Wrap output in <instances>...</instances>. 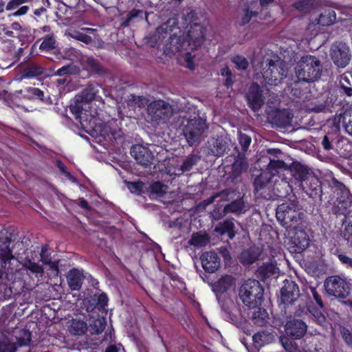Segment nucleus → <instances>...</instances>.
<instances>
[{"instance_id": "obj_19", "label": "nucleus", "mask_w": 352, "mask_h": 352, "mask_svg": "<svg viewBox=\"0 0 352 352\" xmlns=\"http://www.w3.org/2000/svg\"><path fill=\"white\" fill-rule=\"evenodd\" d=\"M130 153L137 162L144 166H150L153 160V155L148 147L141 144L133 145Z\"/></svg>"}, {"instance_id": "obj_54", "label": "nucleus", "mask_w": 352, "mask_h": 352, "mask_svg": "<svg viewBox=\"0 0 352 352\" xmlns=\"http://www.w3.org/2000/svg\"><path fill=\"white\" fill-rule=\"evenodd\" d=\"M332 188L335 189L334 192H338V194L340 193L342 197L349 192L345 185L335 178L332 179Z\"/></svg>"}, {"instance_id": "obj_42", "label": "nucleus", "mask_w": 352, "mask_h": 352, "mask_svg": "<svg viewBox=\"0 0 352 352\" xmlns=\"http://www.w3.org/2000/svg\"><path fill=\"white\" fill-rule=\"evenodd\" d=\"M56 42L54 34H49L43 38L39 50L41 52H50L56 49Z\"/></svg>"}, {"instance_id": "obj_45", "label": "nucleus", "mask_w": 352, "mask_h": 352, "mask_svg": "<svg viewBox=\"0 0 352 352\" xmlns=\"http://www.w3.org/2000/svg\"><path fill=\"white\" fill-rule=\"evenodd\" d=\"M79 72V68L72 64H68L59 68L56 72L55 75L60 77H67V75L76 74Z\"/></svg>"}, {"instance_id": "obj_40", "label": "nucleus", "mask_w": 352, "mask_h": 352, "mask_svg": "<svg viewBox=\"0 0 352 352\" xmlns=\"http://www.w3.org/2000/svg\"><path fill=\"white\" fill-rule=\"evenodd\" d=\"M43 68L36 64H32L25 67L22 72V76L26 78H36L43 75Z\"/></svg>"}, {"instance_id": "obj_4", "label": "nucleus", "mask_w": 352, "mask_h": 352, "mask_svg": "<svg viewBox=\"0 0 352 352\" xmlns=\"http://www.w3.org/2000/svg\"><path fill=\"white\" fill-rule=\"evenodd\" d=\"M262 75L267 84L277 85L287 76L284 61L278 56H276L274 59L267 58L265 65L263 67Z\"/></svg>"}, {"instance_id": "obj_15", "label": "nucleus", "mask_w": 352, "mask_h": 352, "mask_svg": "<svg viewBox=\"0 0 352 352\" xmlns=\"http://www.w3.org/2000/svg\"><path fill=\"white\" fill-rule=\"evenodd\" d=\"M108 302L109 297L105 292L95 293L92 295H89L84 300V305L87 312H92L96 309L98 311L104 310L108 305Z\"/></svg>"}, {"instance_id": "obj_39", "label": "nucleus", "mask_w": 352, "mask_h": 352, "mask_svg": "<svg viewBox=\"0 0 352 352\" xmlns=\"http://www.w3.org/2000/svg\"><path fill=\"white\" fill-rule=\"evenodd\" d=\"M209 236L207 234L195 232L192 234L188 243L195 247L201 248L206 246L209 243Z\"/></svg>"}, {"instance_id": "obj_21", "label": "nucleus", "mask_w": 352, "mask_h": 352, "mask_svg": "<svg viewBox=\"0 0 352 352\" xmlns=\"http://www.w3.org/2000/svg\"><path fill=\"white\" fill-rule=\"evenodd\" d=\"M304 192L313 199L321 197L322 185L318 177L313 173L301 184Z\"/></svg>"}, {"instance_id": "obj_31", "label": "nucleus", "mask_w": 352, "mask_h": 352, "mask_svg": "<svg viewBox=\"0 0 352 352\" xmlns=\"http://www.w3.org/2000/svg\"><path fill=\"white\" fill-rule=\"evenodd\" d=\"M248 210L244 201L243 197L226 204L223 210L224 214L228 213L244 214Z\"/></svg>"}, {"instance_id": "obj_30", "label": "nucleus", "mask_w": 352, "mask_h": 352, "mask_svg": "<svg viewBox=\"0 0 352 352\" xmlns=\"http://www.w3.org/2000/svg\"><path fill=\"white\" fill-rule=\"evenodd\" d=\"M338 80V89L340 94L352 97V72H344L339 76Z\"/></svg>"}, {"instance_id": "obj_47", "label": "nucleus", "mask_w": 352, "mask_h": 352, "mask_svg": "<svg viewBox=\"0 0 352 352\" xmlns=\"http://www.w3.org/2000/svg\"><path fill=\"white\" fill-rule=\"evenodd\" d=\"M86 65L91 72L102 74L104 72L103 68L98 60L91 56L86 60Z\"/></svg>"}, {"instance_id": "obj_32", "label": "nucleus", "mask_w": 352, "mask_h": 352, "mask_svg": "<svg viewBox=\"0 0 352 352\" xmlns=\"http://www.w3.org/2000/svg\"><path fill=\"white\" fill-rule=\"evenodd\" d=\"M233 220V219H228L223 221L219 222L215 227L214 231L221 236L228 234L230 239H233L236 235L234 230L235 226Z\"/></svg>"}, {"instance_id": "obj_18", "label": "nucleus", "mask_w": 352, "mask_h": 352, "mask_svg": "<svg viewBox=\"0 0 352 352\" xmlns=\"http://www.w3.org/2000/svg\"><path fill=\"white\" fill-rule=\"evenodd\" d=\"M300 296L298 285L294 281L285 280L280 289V301L285 305L292 304Z\"/></svg>"}, {"instance_id": "obj_51", "label": "nucleus", "mask_w": 352, "mask_h": 352, "mask_svg": "<svg viewBox=\"0 0 352 352\" xmlns=\"http://www.w3.org/2000/svg\"><path fill=\"white\" fill-rule=\"evenodd\" d=\"M232 62L235 65V67L240 70H245L249 66L247 58L241 55L234 56L232 58Z\"/></svg>"}, {"instance_id": "obj_34", "label": "nucleus", "mask_w": 352, "mask_h": 352, "mask_svg": "<svg viewBox=\"0 0 352 352\" xmlns=\"http://www.w3.org/2000/svg\"><path fill=\"white\" fill-rule=\"evenodd\" d=\"M248 168L246 158L244 155L239 154L232 164L231 177L236 179L241 176L242 173Z\"/></svg>"}, {"instance_id": "obj_36", "label": "nucleus", "mask_w": 352, "mask_h": 352, "mask_svg": "<svg viewBox=\"0 0 352 352\" xmlns=\"http://www.w3.org/2000/svg\"><path fill=\"white\" fill-rule=\"evenodd\" d=\"M276 267L272 263H265L258 267L256 271V276L262 281H265L276 273Z\"/></svg>"}, {"instance_id": "obj_17", "label": "nucleus", "mask_w": 352, "mask_h": 352, "mask_svg": "<svg viewBox=\"0 0 352 352\" xmlns=\"http://www.w3.org/2000/svg\"><path fill=\"white\" fill-rule=\"evenodd\" d=\"M268 118L272 125L285 128L291 124L293 114L287 109H275L268 114Z\"/></svg>"}, {"instance_id": "obj_10", "label": "nucleus", "mask_w": 352, "mask_h": 352, "mask_svg": "<svg viewBox=\"0 0 352 352\" xmlns=\"http://www.w3.org/2000/svg\"><path fill=\"white\" fill-rule=\"evenodd\" d=\"M330 56L337 67L344 68L351 58L350 47L344 42L336 41L331 47Z\"/></svg>"}, {"instance_id": "obj_8", "label": "nucleus", "mask_w": 352, "mask_h": 352, "mask_svg": "<svg viewBox=\"0 0 352 352\" xmlns=\"http://www.w3.org/2000/svg\"><path fill=\"white\" fill-rule=\"evenodd\" d=\"M207 128L206 120L199 116L188 120L183 129V133L189 146L199 143L201 136Z\"/></svg>"}, {"instance_id": "obj_46", "label": "nucleus", "mask_w": 352, "mask_h": 352, "mask_svg": "<svg viewBox=\"0 0 352 352\" xmlns=\"http://www.w3.org/2000/svg\"><path fill=\"white\" fill-rule=\"evenodd\" d=\"M292 7L300 12L307 13L312 9L313 2L311 0H300L292 3Z\"/></svg>"}, {"instance_id": "obj_58", "label": "nucleus", "mask_w": 352, "mask_h": 352, "mask_svg": "<svg viewBox=\"0 0 352 352\" xmlns=\"http://www.w3.org/2000/svg\"><path fill=\"white\" fill-rule=\"evenodd\" d=\"M233 191L230 188H226V189L221 190L220 192L216 193V194L212 195L211 197H210L209 198H208L207 199L204 200L203 202H204V205L208 206L209 204H212L214 201L215 199L217 198L218 197H219L220 195L228 197L230 195V194Z\"/></svg>"}, {"instance_id": "obj_50", "label": "nucleus", "mask_w": 352, "mask_h": 352, "mask_svg": "<svg viewBox=\"0 0 352 352\" xmlns=\"http://www.w3.org/2000/svg\"><path fill=\"white\" fill-rule=\"evenodd\" d=\"M50 253L48 251V245H43L40 253L41 261L43 263L49 265L51 267H57V265L55 262L52 261Z\"/></svg>"}, {"instance_id": "obj_9", "label": "nucleus", "mask_w": 352, "mask_h": 352, "mask_svg": "<svg viewBox=\"0 0 352 352\" xmlns=\"http://www.w3.org/2000/svg\"><path fill=\"white\" fill-rule=\"evenodd\" d=\"M147 113L152 121L159 122L168 120L173 114L172 107L166 102L158 100L151 102L147 107Z\"/></svg>"}, {"instance_id": "obj_57", "label": "nucleus", "mask_w": 352, "mask_h": 352, "mask_svg": "<svg viewBox=\"0 0 352 352\" xmlns=\"http://www.w3.org/2000/svg\"><path fill=\"white\" fill-rule=\"evenodd\" d=\"M335 255L337 256L339 261L347 267L352 268V258L346 256L344 253L342 252L340 250H336Z\"/></svg>"}, {"instance_id": "obj_37", "label": "nucleus", "mask_w": 352, "mask_h": 352, "mask_svg": "<svg viewBox=\"0 0 352 352\" xmlns=\"http://www.w3.org/2000/svg\"><path fill=\"white\" fill-rule=\"evenodd\" d=\"M168 186L162 182L157 181L151 183L148 188H146L147 192L151 195L157 197H163L166 194Z\"/></svg>"}, {"instance_id": "obj_28", "label": "nucleus", "mask_w": 352, "mask_h": 352, "mask_svg": "<svg viewBox=\"0 0 352 352\" xmlns=\"http://www.w3.org/2000/svg\"><path fill=\"white\" fill-rule=\"evenodd\" d=\"M101 89V85L98 82H93L89 83L82 92V100L87 103H89L93 100L100 101L102 100V97L98 94Z\"/></svg>"}, {"instance_id": "obj_62", "label": "nucleus", "mask_w": 352, "mask_h": 352, "mask_svg": "<svg viewBox=\"0 0 352 352\" xmlns=\"http://www.w3.org/2000/svg\"><path fill=\"white\" fill-rule=\"evenodd\" d=\"M170 285L172 287L177 288L180 291L184 289L186 287L185 283L177 275L171 277Z\"/></svg>"}, {"instance_id": "obj_24", "label": "nucleus", "mask_w": 352, "mask_h": 352, "mask_svg": "<svg viewBox=\"0 0 352 352\" xmlns=\"http://www.w3.org/2000/svg\"><path fill=\"white\" fill-rule=\"evenodd\" d=\"M289 170L293 178L300 182V186L313 173L305 165L299 162H293L289 166Z\"/></svg>"}, {"instance_id": "obj_61", "label": "nucleus", "mask_w": 352, "mask_h": 352, "mask_svg": "<svg viewBox=\"0 0 352 352\" xmlns=\"http://www.w3.org/2000/svg\"><path fill=\"white\" fill-rule=\"evenodd\" d=\"M239 144H241L242 149L246 151L250 146L252 139L245 133H240L239 137Z\"/></svg>"}, {"instance_id": "obj_27", "label": "nucleus", "mask_w": 352, "mask_h": 352, "mask_svg": "<svg viewBox=\"0 0 352 352\" xmlns=\"http://www.w3.org/2000/svg\"><path fill=\"white\" fill-rule=\"evenodd\" d=\"M32 0H10L6 6V10L7 11H14L10 16L14 17L21 16L26 14L30 7L28 6H23V3H29Z\"/></svg>"}, {"instance_id": "obj_13", "label": "nucleus", "mask_w": 352, "mask_h": 352, "mask_svg": "<svg viewBox=\"0 0 352 352\" xmlns=\"http://www.w3.org/2000/svg\"><path fill=\"white\" fill-rule=\"evenodd\" d=\"M206 28L199 23H194L190 25L185 36L188 46L192 50H196L200 47L205 41Z\"/></svg>"}, {"instance_id": "obj_35", "label": "nucleus", "mask_w": 352, "mask_h": 352, "mask_svg": "<svg viewBox=\"0 0 352 352\" xmlns=\"http://www.w3.org/2000/svg\"><path fill=\"white\" fill-rule=\"evenodd\" d=\"M253 309L254 311L252 313L251 317L252 322L256 326H265L268 322V314L266 309L261 308L259 306Z\"/></svg>"}, {"instance_id": "obj_3", "label": "nucleus", "mask_w": 352, "mask_h": 352, "mask_svg": "<svg viewBox=\"0 0 352 352\" xmlns=\"http://www.w3.org/2000/svg\"><path fill=\"white\" fill-rule=\"evenodd\" d=\"M264 289L259 281L248 279L239 288V295L243 303L249 309H254L261 305Z\"/></svg>"}, {"instance_id": "obj_5", "label": "nucleus", "mask_w": 352, "mask_h": 352, "mask_svg": "<svg viewBox=\"0 0 352 352\" xmlns=\"http://www.w3.org/2000/svg\"><path fill=\"white\" fill-rule=\"evenodd\" d=\"M12 239L6 230H0V271L8 272V267H14L18 272V260L12 254L10 245Z\"/></svg>"}, {"instance_id": "obj_6", "label": "nucleus", "mask_w": 352, "mask_h": 352, "mask_svg": "<svg viewBox=\"0 0 352 352\" xmlns=\"http://www.w3.org/2000/svg\"><path fill=\"white\" fill-rule=\"evenodd\" d=\"M299 214L298 205L294 201L283 203L276 210L278 221L286 228H296L300 221Z\"/></svg>"}, {"instance_id": "obj_29", "label": "nucleus", "mask_w": 352, "mask_h": 352, "mask_svg": "<svg viewBox=\"0 0 352 352\" xmlns=\"http://www.w3.org/2000/svg\"><path fill=\"white\" fill-rule=\"evenodd\" d=\"M85 279V276L78 269H72L67 275V281L69 287L72 291H79Z\"/></svg>"}, {"instance_id": "obj_33", "label": "nucleus", "mask_w": 352, "mask_h": 352, "mask_svg": "<svg viewBox=\"0 0 352 352\" xmlns=\"http://www.w3.org/2000/svg\"><path fill=\"white\" fill-rule=\"evenodd\" d=\"M259 256L260 252L257 248L250 247L241 252L239 260L243 265H250L256 261Z\"/></svg>"}, {"instance_id": "obj_25", "label": "nucleus", "mask_w": 352, "mask_h": 352, "mask_svg": "<svg viewBox=\"0 0 352 352\" xmlns=\"http://www.w3.org/2000/svg\"><path fill=\"white\" fill-rule=\"evenodd\" d=\"M83 102L82 100L81 101H76L74 104H70L69 110L74 118L78 121L83 127H85L88 124H91L94 117L91 116L89 119L87 118V111L83 108Z\"/></svg>"}, {"instance_id": "obj_2", "label": "nucleus", "mask_w": 352, "mask_h": 352, "mask_svg": "<svg viewBox=\"0 0 352 352\" xmlns=\"http://www.w3.org/2000/svg\"><path fill=\"white\" fill-rule=\"evenodd\" d=\"M322 66L318 58L312 55L301 57L296 67L298 78L304 82H313L319 79L322 74Z\"/></svg>"}, {"instance_id": "obj_14", "label": "nucleus", "mask_w": 352, "mask_h": 352, "mask_svg": "<svg viewBox=\"0 0 352 352\" xmlns=\"http://www.w3.org/2000/svg\"><path fill=\"white\" fill-rule=\"evenodd\" d=\"M249 107L254 111H258L265 103L263 90L257 82H253L246 94Z\"/></svg>"}, {"instance_id": "obj_38", "label": "nucleus", "mask_w": 352, "mask_h": 352, "mask_svg": "<svg viewBox=\"0 0 352 352\" xmlns=\"http://www.w3.org/2000/svg\"><path fill=\"white\" fill-rule=\"evenodd\" d=\"M336 20V12L333 10H325L318 19V23L322 26L332 25Z\"/></svg>"}, {"instance_id": "obj_16", "label": "nucleus", "mask_w": 352, "mask_h": 352, "mask_svg": "<svg viewBox=\"0 0 352 352\" xmlns=\"http://www.w3.org/2000/svg\"><path fill=\"white\" fill-rule=\"evenodd\" d=\"M307 331V325L302 320L292 318L287 321L285 325L286 334L292 340L302 338Z\"/></svg>"}, {"instance_id": "obj_55", "label": "nucleus", "mask_w": 352, "mask_h": 352, "mask_svg": "<svg viewBox=\"0 0 352 352\" xmlns=\"http://www.w3.org/2000/svg\"><path fill=\"white\" fill-rule=\"evenodd\" d=\"M8 272L0 271V281L6 279L8 281H12L15 279L16 269L14 267H8Z\"/></svg>"}, {"instance_id": "obj_22", "label": "nucleus", "mask_w": 352, "mask_h": 352, "mask_svg": "<svg viewBox=\"0 0 352 352\" xmlns=\"http://www.w3.org/2000/svg\"><path fill=\"white\" fill-rule=\"evenodd\" d=\"M345 131L352 135V107L346 108L343 113L336 115L332 120V125L336 129H340V124Z\"/></svg>"}, {"instance_id": "obj_60", "label": "nucleus", "mask_w": 352, "mask_h": 352, "mask_svg": "<svg viewBox=\"0 0 352 352\" xmlns=\"http://www.w3.org/2000/svg\"><path fill=\"white\" fill-rule=\"evenodd\" d=\"M196 160L194 157H188L185 159L181 165V170L183 172H187L192 168V166L195 165Z\"/></svg>"}, {"instance_id": "obj_64", "label": "nucleus", "mask_w": 352, "mask_h": 352, "mask_svg": "<svg viewBox=\"0 0 352 352\" xmlns=\"http://www.w3.org/2000/svg\"><path fill=\"white\" fill-rule=\"evenodd\" d=\"M342 338L349 347L352 349V332L348 329L342 331Z\"/></svg>"}, {"instance_id": "obj_20", "label": "nucleus", "mask_w": 352, "mask_h": 352, "mask_svg": "<svg viewBox=\"0 0 352 352\" xmlns=\"http://www.w3.org/2000/svg\"><path fill=\"white\" fill-rule=\"evenodd\" d=\"M201 266L205 272L214 273L220 267L221 260L218 254L213 251H206L200 256Z\"/></svg>"}, {"instance_id": "obj_49", "label": "nucleus", "mask_w": 352, "mask_h": 352, "mask_svg": "<svg viewBox=\"0 0 352 352\" xmlns=\"http://www.w3.org/2000/svg\"><path fill=\"white\" fill-rule=\"evenodd\" d=\"M144 12L142 10L133 8L130 10L126 14V18L122 23V25L124 27H127L130 25V23L136 18H140V19H143Z\"/></svg>"}, {"instance_id": "obj_48", "label": "nucleus", "mask_w": 352, "mask_h": 352, "mask_svg": "<svg viewBox=\"0 0 352 352\" xmlns=\"http://www.w3.org/2000/svg\"><path fill=\"white\" fill-rule=\"evenodd\" d=\"M127 187L131 193L141 195L144 192L145 183L138 179L135 182H128Z\"/></svg>"}, {"instance_id": "obj_56", "label": "nucleus", "mask_w": 352, "mask_h": 352, "mask_svg": "<svg viewBox=\"0 0 352 352\" xmlns=\"http://www.w3.org/2000/svg\"><path fill=\"white\" fill-rule=\"evenodd\" d=\"M333 134L327 133L324 135L321 141V145L324 150L329 151L333 148Z\"/></svg>"}, {"instance_id": "obj_59", "label": "nucleus", "mask_w": 352, "mask_h": 352, "mask_svg": "<svg viewBox=\"0 0 352 352\" xmlns=\"http://www.w3.org/2000/svg\"><path fill=\"white\" fill-rule=\"evenodd\" d=\"M26 91L29 96L44 101V93L36 87H28Z\"/></svg>"}, {"instance_id": "obj_53", "label": "nucleus", "mask_w": 352, "mask_h": 352, "mask_svg": "<svg viewBox=\"0 0 352 352\" xmlns=\"http://www.w3.org/2000/svg\"><path fill=\"white\" fill-rule=\"evenodd\" d=\"M285 165V163L283 160H271L267 166L269 170L268 173L272 177V175H275V173L278 172V169L283 168Z\"/></svg>"}, {"instance_id": "obj_12", "label": "nucleus", "mask_w": 352, "mask_h": 352, "mask_svg": "<svg viewBox=\"0 0 352 352\" xmlns=\"http://www.w3.org/2000/svg\"><path fill=\"white\" fill-rule=\"evenodd\" d=\"M272 176L268 172H262L254 180V192L262 199H270L272 197L270 193Z\"/></svg>"}, {"instance_id": "obj_44", "label": "nucleus", "mask_w": 352, "mask_h": 352, "mask_svg": "<svg viewBox=\"0 0 352 352\" xmlns=\"http://www.w3.org/2000/svg\"><path fill=\"white\" fill-rule=\"evenodd\" d=\"M87 323L82 320H74L72 323L70 331L76 336H82L87 332Z\"/></svg>"}, {"instance_id": "obj_43", "label": "nucleus", "mask_w": 352, "mask_h": 352, "mask_svg": "<svg viewBox=\"0 0 352 352\" xmlns=\"http://www.w3.org/2000/svg\"><path fill=\"white\" fill-rule=\"evenodd\" d=\"M32 340V333L26 329H21L16 332V340L20 346H28Z\"/></svg>"}, {"instance_id": "obj_26", "label": "nucleus", "mask_w": 352, "mask_h": 352, "mask_svg": "<svg viewBox=\"0 0 352 352\" xmlns=\"http://www.w3.org/2000/svg\"><path fill=\"white\" fill-rule=\"evenodd\" d=\"M292 241L294 245V251L300 252L309 247L310 239L308 234L304 230L295 229Z\"/></svg>"}, {"instance_id": "obj_23", "label": "nucleus", "mask_w": 352, "mask_h": 352, "mask_svg": "<svg viewBox=\"0 0 352 352\" xmlns=\"http://www.w3.org/2000/svg\"><path fill=\"white\" fill-rule=\"evenodd\" d=\"M235 285V278L229 274L222 276L212 284V290L219 299V296L227 292Z\"/></svg>"}, {"instance_id": "obj_52", "label": "nucleus", "mask_w": 352, "mask_h": 352, "mask_svg": "<svg viewBox=\"0 0 352 352\" xmlns=\"http://www.w3.org/2000/svg\"><path fill=\"white\" fill-rule=\"evenodd\" d=\"M268 335L265 331H258L252 336L254 345L256 348L259 349L263 346L266 342Z\"/></svg>"}, {"instance_id": "obj_41", "label": "nucleus", "mask_w": 352, "mask_h": 352, "mask_svg": "<svg viewBox=\"0 0 352 352\" xmlns=\"http://www.w3.org/2000/svg\"><path fill=\"white\" fill-rule=\"evenodd\" d=\"M23 267L27 270L29 276L34 275L36 277H38V275L41 276L44 272L43 266L30 259L24 261Z\"/></svg>"}, {"instance_id": "obj_7", "label": "nucleus", "mask_w": 352, "mask_h": 352, "mask_svg": "<svg viewBox=\"0 0 352 352\" xmlns=\"http://www.w3.org/2000/svg\"><path fill=\"white\" fill-rule=\"evenodd\" d=\"M351 283L340 276H331L324 280V286L327 293L336 298L344 299L349 296Z\"/></svg>"}, {"instance_id": "obj_11", "label": "nucleus", "mask_w": 352, "mask_h": 352, "mask_svg": "<svg viewBox=\"0 0 352 352\" xmlns=\"http://www.w3.org/2000/svg\"><path fill=\"white\" fill-rule=\"evenodd\" d=\"M347 206V201L344 200L340 201L338 205L333 208V212L337 215H344L343 224L345 223H347V224L345 225V228L344 230L342 231L341 235L347 241L348 244L352 247V214L350 215Z\"/></svg>"}, {"instance_id": "obj_63", "label": "nucleus", "mask_w": 352, "mask_h": 352, "mask_svg": "<svg viewBox=\"0 0 352 352\" xmlns=\"http://www.w3.org/2000/svg\"><path fill=\"white\" fill-rule=\"evenodd\" d=\"M311 292L313 298H314L316 303L317 304V305L320 308L322 309L324 307V304H323V301H322L321 295L318 293L317 289L314 287L311 288Z\"/></svg>"}, {"instance_id": "obj_1", "label": "nucleus", "mask_w": 352, "mask_h": 352, "mask_svg": "<svg viewBox=\"0 0 352 352\" xmlns=\"http://www.w3.org/2000/svg\"><path fill=\"white\" fill-rule=\"evenodd\" d=\"M156 44L161 45L166 38L164 51L166 54H175L183 49H186L188 43L176 17L168 19L159 26L153 35Z\"/></svg>"}]
</instances>
